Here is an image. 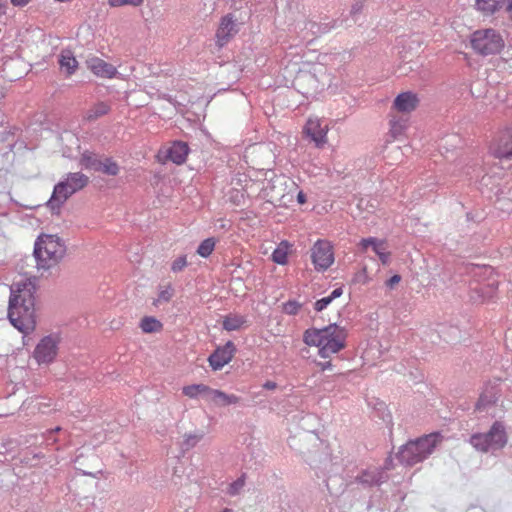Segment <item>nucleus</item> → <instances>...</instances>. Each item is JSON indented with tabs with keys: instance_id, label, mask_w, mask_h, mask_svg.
Masks as SVG:
<instances>
[{
	"instance_id": "f257e3e1",
	"label": "nucleus",
	"mask_w": 512,
	"mask_h": 512,
	"mask_svg": "<svg viewBox=\"0 0 512 512\" xmlns=\"http://www.w3.org/2000/svg\"><path fill=\"white\" fill-rule=\"evenodd\" d=\"M36 286L31 279H23L11 286L8 318L20 332L28 334L36 326L35 297Z\"/></svg>"
},
{
	"instance_id": "f03ea898",
	"label": "nucleus",
	"mask_w": 512,
	"mask_h": 512,
	"mask_svg": "<svg viewBox=\"0 0 512 512\" xmlns=\"http://www.w3.org/2000/svg\"><path fill=\"white\" fill-rule=\"evenodd\" d=\"M347 332L337 324H330L324 328H309L303 334V341L308 346L318 347L322 358H329L345 348Z\"/></svg>"
},
{
	"instance_id": "7ed1b4c3",
	"label": "nucleus",
	"mask_w": 512,
	"mask_h": 512,
	"mask_svg": "<svg viewBox=\"0 0 512 512\" xmlns=\"http://www.w3.org/2000/svg\"><path fill=\"white\" fill-rule=\"evenodd\" d=\"M66 245L57 235L41 234L34 244L37 268L49 270L56 267L66 255Z\"/></svg>"
},
{
	"instance_id": "20e7f679",
	"label": "nucleus",
	"mask_w": 512,
	"mask_h": 512,
	"mask_svg": "<svg viewBox=\"0 0 512 512\" xmlns=\"http://www.w3.org/2000/svg\"><path fill=\"white\" fill-rule=\"evenodd\" d=\"M437 435L430 434L404 445L398 453V459L407 466H413L426 459L434 450Z\"/></svg>"
},
{
	"instance_id": "39448f33",
	"label": "nucleus",
	"mask_w": 512,
	"mask_h": 512,
	"mask_svg": "<svg viewBox=\"0 0 512 512\" xmlns=\"http://www.w3.org/2000/svg\"><path fill=\"white\" fill-rule=\"evenodd\" d=\"M89 178L81 173H68L65 180L55 185L47 205L51 210H59L61 205L74 193L87 186Z\"/></svg>"
},
{
	"instance_id": "423d86ee",
	"label": "nucleus",
	"mask_w": 512,
	"mask_h": 512,
	"mask_svg": "<svg viewBox=\"0 0 512 512\" xmlns=\"http://www.w3.org/2000/svg\"><path fill=\"white\" fill-rule=\"evenodd\" d=\"M508 437L505 427L500 422H495L486 433H475L469 443L479 452H495L501 450L507 444Z\"/></svg>"
},
{
	"instance_id": "0eeeda50",
	"label": "nucleus",
	"mask_w": 512,
	"mask_h": 512,
	"mask_svg": "<svg viewBox=\"0 0 512 512\" xmlns=\"http://www.w3.org/2000/svg\"><path fill=\"white\" fill-rule=\"evenodd\" d=\"M471 46L477 53L486 56L500 52L504 41L493 29L478 30L472 34Z\"/></svg>"
},
{
	"instance_id": "6e6552de",
	"label": "nucleus",
	"mask_w": 512,
	"mask_h": 512,
	"mask_svg": "<svg viewBox=\"0 0 512 512\" xmlns=\"http://www.w3.org/2000/svg\"><path fill=\"white\" fill-rule=\"evenodd\" d=\"M60 337L57 334H50L43 337L36 345L33 357L38 364H49L57 356Z\"/></svg>"
},
{
	"instance_id": "1a4fd4ad",
	"label": "nucleus",
	"mask_w": 512,
	"mask_h": 512,
	"mask_svg": "<svg viewBox=\"0 0 512 512\" xmlns=\"http://www.w3.org/2000/svg\"><path fill=\"white\" fill-rule=\"evenodd\" d=\"M311 258L316 270H327L334 262L331 244L325 240H318L311 249Z\"/></svg>"
},
{
	"instance_id": "9d476101",
	"label": "nucleus",
	"mask_w": 512,
	"mask_h": 512,
	"mask_svg": "<svg viewBox=\"0 0 512 512\" xmlns=\"http://www.w3.org/2000/svg\"><path fill=\"white\" fill-rule=\"evenodd\" d=\"M236 351L233 342L228 341L224 346L218 347L208 358L213 370H220L228 364Z\"/></svg>"
},
{
	"instance_id": "9b49d317",
	"label": "nucleus",
	"mask_w": 512,
	"mask_h": 512,
	"mask_svg": "<svg viewBox=\"0 0 512 512\" xmlns=\"http://www.w3.org/2000/svg\"><path fill=\"white\" fill-rule=\"evenodd\" d=\"M327 125H322L318 119H309L305 125V132L315 142L317 147L326 143Z\"/></svg>"
},
{
	"instance_id": "f8f14e48",
	"label": "nucleus",
	"mask_w": 512,
	"mask_h": 512,
	"mask_svg": "<svg viewBox=\"0 0 512 512\" xmlns=\"http://www.w3.org/2000/svg\"><path fill=\"white\" fill-rule=\"evenodd\" d=\"M88 69H90L96 76L102 78H112L117 73L116 68L100 59L98 57H92L86 61Z\"/></svg>"
},
{
	"instance_id": "ddd939ff",
	"label": "nucleus",
	"mask_w": 512,
	"mask_h": 512,
	"mask_svg": "<svg viewBox=\"0 0 512 512\" xmlns=\"http://www.w3.org/2000/svg\"><path fill=\"white\" fill-rule=\"evenodd\" d=\"M205 401L217 407H225L239 403L240 397L234 394H227L221 390L212 389L209 387Z\"/></svg>"
},
{
	"instance_id": "4468645a",
	"label": "nucleus",
	"mask_w": 512,
	"mask_h": 512,
	"mask_svg": "<svg viewBox=\"0 0 512 512\" xmlns=\"http://www.w3.org/2000/svg\"><path fill=\"white\" fill-rule=\"evenodd\" d=\"M236 33L237 29L234 20L230 16L223 17L216 33L218 47H223Z\"/></svg>"
},
{
	"instance_id": "2eb2a0df",
	"label": "nucleus",
	"mask_w": 512,
	"mask_h": 512,
	"mask_svg": "<svg viewBox=\"0 0 512 512\" xmlns=\"http://www.w3.org/2000/svg\"><path fill=\"white\" fill-rule=\"evenodd\" d=\"M418 103L417 95L408 91L400 93L395 98L393 108L401 113H410L416 109Z\"/></svg>"
},
{
	"instance_id": "dca6fc26",
	"label": "nucleus",
	"mask_w": 512,
	"mask_h": 512,
	"mask_svg": "<svg viewBox=\"0 0 512 512\" xmlns=\"http://www.w3.org/2000/svg\"><path fill=\"white\" fill-rule=\"evenodd\" d=\"M509 0H476V7L485 15H492L500 9H505L512 16V9H509Z\"/></svg>"
},
{
	"instance_id": "f3484780",
	"label": "nucleus",
	"mask_w": 512,
	"mask_h": 512,
	"mask_svg": "<svg viewBox=\"0 0 512 512\" xmlns=\"http://www.w3.org/2000/svg\"><path fill=\"white\" fill-rule=\"evenodd\" d=\"M491 150L493 155L497 158H512V133H504Z\"/></svg>"
},
{
	"instance_id": "a211bd4d",
	"label": "nucleus",
	"mask_w": 512,
	"mask_h": 512,
	"mask_svg": "<svg viewBox=\"0 0 512 512\" xmlns=\"http://www.w3.org/2000/svg\"><path fill=\"white\" fill-rule=\"evenodd\" d=\"M387 475L382 469H371L364 471L357 480L366 486L380 485L387 480Z\"/></svg>"
},
{
	"instance_id": "6ab92c4d",
	"label": "nucleus",
	"mask_w": 512,
	"mask_h": 512,
	"mask_svg": "<svg viewBox=\"0 0 512 512\" xmlns=\"http://www.w3.org/2000/svg\"><path fill=\"white\" fill-rule=\"evenodd\" d=\"M189 152V147L186 143L177 141L174 142L167 150V158L175 164H182L186 161Z\"/></svg>"
},
{
	"instance_id": "aec40b11",
	"label": "nucleus",
	"mask_w": 512,
	"mask_h": 512,
	"mask_svg": "<svg viewBox=\"0 0 512 512\" xmlns=\"http://www.w3.org/2000/svg\"><path fill=\"white\" fill-rule=\"evenodd\" d=\"M58 62L61 70L65 71L67 76L72 75L78 66V62L70 50H63L59 56Z\"/></svg>"
},
{
	"instance_id": "412c9836",
	"label": "nucleus",
	"mask_w": 512,
	"mask_h": 512,
	"mask_svg": "<svg viewBox=\"0 0 512 512\" xmlns=\"http://www.w3.org/2000/svg\"><path fill=\"white\" fill-rule=\"evenodd\" d=\"M360 245L363 250L371 247L376 255H380L383 251L387 250V243L385 240L377 239L375 237L364 238L361 240Z\"/></svg>"
},
{
	"instance_id": "4be33fe9",
	"label": "nucleus",
	"mask_w": 512,
	"mask_h": 512,
	"mask_svg": "<svg viewBox=\"0 0 512 512\" xmlns=\"http://www.w3.org/2000/svg\"><path fill=\"white\" fill-rule=\"evenodd\" d=\"M209 391V386L205 384H192L188 386H184L182 392L185 396L189 398H197L201 396L204 400H206L207 394Z\"/></svg>"
},
{
	"instance_id": "5701e85b",
	"label": "nucleus",
	"mask_w": 512,
	"mask_h": 512,
	"mask_svg": "<svg viewBox=\"0 0 512 512\" xmlns=\"http://www.w3.org/2000/svg\"><path fill=\"white\" fill-rule=\"evenodd\" d=\"M110 109L111 107L107 102H98L86 112L85 118L88 121H95L108 114Z\"/></svg>"
},
{
	"instance_id": "b1692460",
	"label": "nucleus",
	"mask_w": 512,
	"mask_h": 512,
	"mask_svg": "<svg viewBox=\"0 0 512 512\" xmlns=\"http://www.w3.org/2000/svg\"><path fill=\"white\" fill-rule=\"evenodd\" d=\"M245 322L241 315H228L223 320V328L227 331L239 330Z\"/></svg>"
},
{
	"instance_id": "393cba45",
	"label": "nucleus",
	"mask_w": 512,
	"mask_h": 512,
	"mask_svg": "<svg viewBox=\"0 0 512 512\" xmlns=\"http://www.w3.org/2000/svg\"><path fill=\"white\" fill-rule=\"evenodd\" d=\"M80 162H81V165L84 166L86 169L100 171L101 159H99L93 153H88V152L84 153L81 157Z\"/></svg>"
},
{
	"instance_id": "a878e982",
	"label": "nucleus",
	"mask_w": 512,
	"mask_h": 512,
	"mask_svg": "<svg viewBox=\"0 0 512 512\" xmlns=\"http://www.w3.org/2000/svg\"><path fill=\"white\" fill-rule=\"evenodd\" d=\"M140 327L145 333L158 332L162 329V324L154 317H144L141 320Z\"/></svg>"
},
{
	"instance_id": "bb28decb",
	"label": "nucleus",
	"mask_w": 512,
	"mask_h": 512,
	"mask_svg": "<svg viewBox=\"0 0 512 512\" xmlns=\"http://www.w3.org/2000/svg\"><path fill=\"white\" fill-rule=\"evenodd\" d=\"M287 249L288 245L286 242H282L272 253V260L280 265L287 263Z\"/></svg>"
},
{
	"instance_id": "cd10ccee",
	"label": "nucleus",
	"mask_w": 512,
	"mask_h": 512,
	"mask_svg": "<svg viewBox=\"0 0 512 512\" xmlns=\"http://www.w3.org/2000/svg\"><path fill=\"white\" fill-rule=\"evenodd\" d=\"M203 433L185 434L184 440L181 443V449L186 452L197 445V443L203 438Z\"/></svg>"
},
{
	"instance_id": "c85d7f7f",
	"label": "nucleus",
	"mask_w": 512,
	"mask_h": 512,
	"mask_svg": "<svg viewBox=\"0 0 512 512\" xmlns=\"http://www.w3.org/2000/svg\"><path fill=\"white\" fill-rule=\"evenodd\" d=\"M100 171L110 176H116L119 173V166L110 158L101 159Z\"/></svg>"
},
{
	"instance_id": "c756f323",
	"label": "nucleus",
	"mask_w": 512,
	"mask_h": 512,
	"mask_svg": "<svg viewBox=\"0 0 512 512\" xmlns=\"http://www.w3.org/2000/svg\"><path fill=\"white\" fill-rule=\"evenodd\" d=\"M215 240L213 238H207L203 240L198 246L197 253L201 257H208L214 250Z\"/></svg>"
},
{
	"instance_id": "7c9ffc66",
	"label": "nucleus",
	"mask_w": 512,
	"mask_h": 512,
	"mask_svg": "<svg viewBox=\"0 0 512 512\" xmlns=\"http://www.w3.org/2000/svg\"><path fill=\"white\" fill-rule=\"evenodd\" d=\"M406 121L407 120L402 117H400V118L393 117L390 120L391 133L393 134L394 137L397 135H400L403 132V130L406 127Z\"/></svg>"
},
{
	"instance_id": "2f4dec72",
	"label": "nucleus",
	"mask_w": 512,
	"mask_h": 512,
	"mask_svg": "<svg viewBox=\"0 0 512 512\" xmlns=\"http://www.w3.org/2000/svg\"><path fill=\"white\" fill-rule=\"evenodd\" d=\"M312 84L314 85L316 83V78L313 74L308 72H303L297 75L295 79V85L302 89L304 84Z\"/></svg>"
},
{
	"instance_id": "473e14b6",
	"label": "nucleus",
	"mask_w": 512,
	"mask_h": 512,
	"mask_svg": "<svg viewBox=\"0 0 512 512\" xmlns=\"http://www.w3.org/2000/svg\"><path fill=\"white\" fill-rule=\"evenodd\" d=\"M244 485H245V479H244V476H241L229 485L227 493L231 496H236L241 492Z\"/></svg>"
},
{
	"instance_id": "72a5a7b5",
	"label": "nucleus",
	"mask_w": 512,
	"mask_h": 512,
	"mask_svg": "<svg viewBox=\"0 0 512 512\" xmlns=\"http://www.w3.org/2000/svg\"><path fill=\"white\" fill-rule=\"evenodd\" d=\"M174 295V289L171 285H167L159 291L156 302H168Z\"/></svg>"
},
{
	"instance_id": "f704fd0d",
	"label": "nucleus",
	"mask_w": 512,
	"mask_h": 512,
	"mask_svg": "<svg viewBox=\"0 0 512 512\" xmlns=\"http://www.w3.org/2000/svg\"><path fill=\"white\" fill-rule=\"evenodd\" d=\"M144 0H109V4L112 7H121V6H133L137 7L143 3Z\"/></svg>"
},
{
	"instance_id": "c9c22d12",
	"label": "nucleus",
	"mask_w": 512,
	"mask_h": 512,
	"mask_svg": "<svg viewBox=\"0 0 512 512\" xmlns=\"http://www.w3.org/2000/svg\"><path fill=\"white\" fill-rule=\"evenodd\" d=\"M300 307V303L290 300L284 304L283 310L288 315H295L299 311Z\"/></svg>"
},
{
	"instance_id": "e433bc0d",
	"label": "nucleus",
	"mask_w": 512,
	"mask_h": 512,
	"mask_svg": "<svg viewBox=\"0 0 512 512\" xmlns=\"http://www.w3.org/2000/svg\"><path fill=\"white\" fill-rule=\"evenodd\" d=\"M187 265V260L185 256H180L177 259H175L171 265V270L173 272H180L182 271Z\"/></svg>"
},
{
	"instance_id": "4c0bfd02",
	"label": "nucleus",
	"mask_w": 512,
	"mask_h": 512,
	"mask_svg": "<svg viewBox=\"0 0 512 512\" xmlns=\"http://www.w3.org/2000/svg\"><path fill=\"white\" fill-rule=\"evenodd\" d=\"M495 401V397L494 396H487L486 394H482L478 400V402L476 403V409L477 410H482L485 408L486 405L488 404H491L492 402Z\"/></svg>"
},
{
	"instance_id": "58836bf2",
	"label": "nucleus",
	"mask_w": 512,
	"mask_h": 512,
	"mask_svg": "<svg viewBox=\"0 0 512 512\" xmlns=\"http://www.w3.org/2000/svg\"><path fill=\"white\" fill-rule=\"evenodd\" d=\"M331 298H329L328 296L327 297H324L320 300H317L314 304V308L316 311L320 312L322 311L323 309H325L330 303H331Z\"/></svg>"
},
{
	"instance_id": "ea45409f",
	"label": "nucleus",
	"mask_w": 512,
	"mask_h": 512,
	"mask_svg": "<svg viewBox=\"0 0 512 512\" xmlns=\"http://www.w3.org/2000/svg\"><path fill=\"white\" fill-rule=\"evenodd\" d=\"M400 281H401V276L400 275H393L391 278H389L386 281V286L389 287V288H393Z\"/></svg>"
},
{
	"instance_id": "a19ab883",
	"label": "nucleus",
	"mask_w": 512,
	"mask_h": 512,
	"mask_svg": "<svg viewBox=\"0 0 512 512\" xmlns=\"http://www.w3.org/2000/svg\"><path fill=\"white\" fill-rule=\"evenodd\" d=\"M362 8H363L362 2L358 1V2L354 3L351 7V14L355 15L357 13H360L362 11Z\"/></svg>"
},
{
	"instance_id": "79ce46f5",
	"label": "nucleus",
	"mask_w": 512,
	"mask_h": 512,
	"mask_svg": "<svg viewBox=\"0 0 512 512\" xmlns=\"http://www.w3.org/2000/svg\"><path fill=\"white\" fill-rule=\"evenodd\" d=\"M342 294H343V290L341 287H339V288L334 289L328 297L331 298V301H333L334 299L340 297Z\"/></svg>"
},
{
	"instance_id": "37998d69",
	"label": "nucleus",
	"mask_w": 512,
	"mask_h": 512,
	"mask_svg": "<svg viewBox=\"0 0 512 512\" xmlns=\"http://www.w3.org/2000/svg\"><path fill=\"white\" fill-rule=\"evenodd\" d=\"M378 257L381 260V262L385 265L388 264L389 262L390 253L387 250H385Z\"/></svg>"
},
{
	"instance_id": "c03bdc74",
	"label": "nucleus",
	"mask_w": 512,
	"mask_h": 512,
	"mask_svg": "<svg viewBox=\"0 0 512 512\" xmlns=\"http://www.w3.org/2000/svg\"><path fill=\"white\" fill-rule=\"evenodd\" d=\"M263 388L268 389V390H274L277 388V383L273 382V381H266L263 384Z\"/></svg>"
},
{
	"instance_id": "a18cd8bd",
	"label": "nucleus",
	"mask_w": 512,
	"mask_h": 512,
	"mask_svg": "<svg viewBox=\"0 0 512 512\" xmlns=\"http://www.w3.org/2000/svg\"><path fill=\"white\" fill-rule=\"evenodd\" d=\"M30 0H11V3L14 6H24L26 5Z\"/></svg>"
},
{
	"instance_id": "49530a36",
	"label": "nucleus",
	"mask_w": 512,
	"mask_h": 512,
	"mask_svg": "<svg viewBox=\"0 0 512 512\" xmlns=\"http://www.w3.org/2000/svg\"><path fill=\"white\" fill-rule=\"evenodd\" d=\"M297 201H298V203H300V204H304V203L306 202V195H305L302 191H300V192L298 193V195H297Z\"/></svg>"
},
{
	"instance_id": "de8ad7c7",
	"label": "nucleus",
	"mask_w": 512,
	"mask_h": 512,
	"mask_svg": "<svg viewBox=\"0 0 512 512\" xmlns=\"http://www.w3.org/2000/svg\"><path fill=\"white\" fill-rule=\"evenodd\" d=\"M322 370L330 369L332 367V363L330 361H326L318 364Z\"/></svg>"
},
{
	"instance_id": "09e8293b",
	"label": "nucleus",
	"mask_w": 512,
	"mask_h": 512,
	"mask_svg": "<svg viewBox=\"0 0 512 512\" xmlns=\"http://www.w3.org/2000/svg\"><path fill=\"white\" fill-rule=\"evenodd\" d=\"M498 285V283L496 281H492L488 284V286H490L491 288H496Z\"/></svg>"
},
{
	"instance_id": "8fccbe9b",
	"label": "nucleus",
	"mask_w": 512,
	"mask_h": 512,
	"mask_svg": "<svg viewBox=\"0 0 512 512\" xmlns=\"http://www.w3.org/2000/svg\"><path fill=\"white\" fill-rule=\"evenodd\" d=\"M509 9H512V0H509V5H508Z\"/></svg>"
},
{
	"instance_id": "3c124183",
	"label": "nucleus",
	"mask_w": 512,
	"mask_h": 512,
	"mask_svg": "<svg viewBox=\"0 0 512 512\" xmlns=\"http://www.w3.org/2000/svg\"><path fill=\"white\" fill-rule=\"evenodd\" d=\"M301 93H302V94H304V95H308V94H309V91H305V90H303V91H301Z\"/></svg>"
},
{
	"instance_id": "603ef678",
	"label": "nucleus",
	"mask_w": 512,
	"mask_h": 512,
	"mask_svg": "<svg viewBox=\"0 0 512 512\" xmlns=\"http://www.w3.org/2000/svg\"><path fill=\"white\" fill-rule=\"evenodd\" d=\"M222 512H232V510H231V509L226 508V509H224Z\"/></svg>"
}]
</instances>
